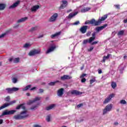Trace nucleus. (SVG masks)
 <instances>
[{"instance_id": "1", "label": "nucleus", "mask_w": 127, "mask_h": 127, "mask_svg": "<svg viewBox=\"0 0 127 127\" xmlns=\"http://www.w3.org/2000/svg\"><path fill=\"white\" fill-rule=\"evenodd\" d=\"M112 109H113V105L112 104H109L107 105L105 109L103 110V115H106L109 113V112H111L112 110Z\"/></svg>"}, {"instance_id": "2", "label": "nucleus", "mask_w": 127, "mask_h": 127, "mask_svg": "<svg viewBox=\"0 0 127 127\" xmlns=\"http://www.w3.org/2000/svg\"><path fill=\"white\" fill-rule=\"evenodd\" d=\"M18 90H19V88L17 87H13L12 88H7L5 89V92L8 93V94H12L13 92H17Z\"/></svg>"}, {"instance_id": "3", "label": "nucleus", "mask_w": 127, "mask_h": 127, "mask_svg": "<svg viewBox=\"0 0 127 127\" xmlns=\"http://www.w3.org/2000/svg\"><path fill=\"white\" fill-rule=\"evenodd\" d=\"M41 52V50L40 49H34L29 53V56H33L34 55H36V54H39V53H40Z\"/></svg>"}, {"instance_id": "4", "label": "nucleus", "mask_w": 127, "mask_h": 127, "mask_svg": "<svg viewBox=\"0 0 127 127\" xmlns=\"http://www.w3.org/2000/svg\"><path fill=\"white\" fill-rule=\"evenodd\" d=\"M16 112L15 110H5L3 112L2 116H8L9 115H13Z\"/></svg>"}, {"instance_id": "5", "label": "nucleus", "mask_w": 127, "mask_h": 127, "mask_svg": "<svg viewBox=\"0 0 127 127\" xmlns=\"http://www.w3.org/2000/svg\"><path fill=\"white\" fill-rule=\"evenodd\" d=\"M90 24L92 25H94V26H97L98 25H100L101 24V22L98 21H96L95 19H92L89 21Z\"/></svg>"}, {"instance_id": "6", "label": "nucleus", "mask_w": 127, "mask_h": 127, "mask_svg": "<svg viewBox=\"0 0 127 127\" xmlns=\"http://www.w3.org/2000/svg\"><path fill=\"white\" fill-rule=\"evenodd\" d=\"M16 102V101L15 100H13L10 101L9 103H5L0 107V110H2V109H4V108H6V107H8V106L10 105H13V104H15Z\"/></svg>"}, {"instance_id": "7", "label": "nucleus", "mask_w": 127, "mask_h": 127, "mask_svg": "<svg viewBox=\"0 0 127 127\" xmlns=\"http://www.w3.org/2000/svg\"><path fill=\"white\" fill-rule=\"evenodd\" d=\"M57 17H58V14L55 13L49 18V21L50 22H55V21H56Z\"/></svg>"}, {"instance_id": "8", "label": "nucleus", "mask_w": 127, "mask_h": 127, "mask_svg": "<svg viewBox=\"0 0 127 127\" xmlns=\"http://www.w3.org/2000/svg\"><path fill=\"white\" fill-rule=\"evenodd\" d=\"M56 49V45L55 44L52 45L50 48L48 49V50L46 52V54H48V53H50L51 52H52L53 51H54Z\"/></svg>"}, {"instance_id": "9", "label": "nucleus", "mask_w": 127, "mask_h": 127, "mask_svg": "<svg viewBox=\"0 0 127 127\" xmlns=\"http://www.w3.org/2000/svg\"><path fill=\"white\" fill-rule=\"evenodd\" d=\"M22 114H20V115H15L13 117V119H14V120H21L24 119L25 117H26V115L22 116Z\"/></svg>"}, {"instance_id": "10", "label": "nucleus", "mask_w": 127, "mask_h": 127, "mask_svg": "<svg viewBox=\"0 0 127 127\" xmlns=\"http://www.w3.org/2000/svg\"><path fill=\"white\" fill-rule=\"evenodd\" d=\"M115 96V95L114 94H111L109 96V97L106 98L105 101L103 102V104L105 105L106 104H108V103H109V102H110L111 101V100H112V98H113V97Z\"/></svg>"}, {"instance_id": "11", "label": "nucleus", "mask_w": 127, "mask_h": 127, "mask_svg": "<svg viewBox=\"0 0 127 127\" xmlns=\"http://www.w3.org/2000/svg\"><path fill=\"white\" fill-rule=\"evenodd\" d=\"M41 99V97H36L33 100H30L27 103L28 105H31V104H33V103H35V102H37V101H40Z\"/></svg>"}, {"instance_id": "12", "label": "nucleus", "mask_w": 127, "mask_h": 127, "mask_svg": "<svg viewBox=\"0 0 127 127\" xmlns=\"http://www.w3.org/2000/svg\"><path fill=\"white\" fill-rule=\"evenodd\" d=\"M39 5H34L31 8V11L32 12H36V11L39 9Z\"/></svg>"}, {"instance_id": "13", "label": "nucleus", "mask_w": 127, "mask_h": 127, "mask_svg": "<svg viewBox=\"0 0 127 127\" xmlns=\"http://www.w3.org/2000/svg\"><path fill=\"white\" fill-rule=\"evenodd\" d=\"M87 29H88V26H83L79 29V31L81 32V33H86L87 32Z\"/></svg>"}, {"instance_id": "14", "label": "nucleus", "mask_w": 127, "mask_h": 127, "mask_svg": "<svg viewBox=\"0 0 127 127\" xmlns=\"http://www.w3.org/2000/svg\"><path fill=\"white\" fill-rule=\"evenodd\" d=\"M19 58H14L12 57L9 59V62H11V61H13L14 63H18V62H19Z\"/></svg>"}, {"instance_id": "15", "label": "nucleus", "mask_w": 127, "mask_h": 127, "mask_svg": "<svg viewBox=\"0 0 127 127\" xmlns=\"http://www.w3.org/2000/svg\"><path fill=\"white\" fill-rule=\"evenodd\" d=\"M92 35V37H91L88 40V43H91L92 41H94V40L96 39V32H93Z\"/></svg>"}, {"instance_id": "16", "label": "nucleus", "mask_w": 127, "mask_h": 127, "mask_svg": "<svg viewBox=\"0 0 127 127\" xmlns=\"http://www.w3.org/2000/svg\"><path fill=\"white\" fill-rule=\"evenodd\" d=\"M70 93L71 95H76V96H80V95H82V92H79L78 90H72Z\"/></svg>"}, {"instance_id": "17", "label": "nucleus", "mask_w": 127, "mask_h": 127, "mask_svg": "<svg viewBox=\"0 0 127 127\" xmlns=\"http://www.w3.org/2000/svg\"><path fill=\"white\" fill-rule=\"evenodd\" d=\"M20 3V1L18 0L16 2L14 3L12 5L9 7V8H15L16 6H18V4Z\"/></svg>"}, {"instance_id": "18", "label": "nucleus", "mask_w": 127, "mask_h": 127, "mask_svg": "<svg viewBox=\"0 0 127 127\" xmlns=\"http://www.w3.org/2000/svg\"><path fill=\"white\" fill-rule=\"evenodd\" d=\"M107 25L105 24L100 27H97L95 28V30H96V31L99 32V31H101V30H103V29H104V28H105V27H107Z\"/></svg>"}, {"instance_id": "19", "label": "nucleus", "mask_w": 127, "mask_h": 127, "mask_svg": "<svg viewBox=\"0 0 127 127\" xmlns=\"http://www.w3.org/2000/svg\"><path fill=\"white\" fill-rule=\"evenodd\" d=\"M64 91V88H61L59 90H58V96L59 97H62V95H63V92Z\"/></svg>"}, {"instance_id": "20", "label": "nucleus", "mask_w": 127, "mask_h": 127, "mask_svg": "<svg viewBox=\"0 0 127 127\" xmlns=\"http://www.w3.org/2000/svg\"><path fill=\"white\" fill-rule=\"evenodd\" d=\"M78 14V12H75L74 13H70L68 16L66 17V18H72L73 16L77 15Z\"/></svg>"}, {"instance_id": "21", "label": "nucleus", "mask_w": 127, "mask_h": 127, "mask_svg": "<svg viewBox=\"0 0 127 127\" xmlns=\"http://www.w3.org/2000/svg\"><path fill=\"white\" fill-rule=\"evenodd\" d=\"M108 17V15H105L104 16L102 17L101 18H99L98 21H99L100 22V24L102 23V21H104L105 19H106Z\"/></svg>"}, {"instance_id": "22", "label": "nucleus", "mask_w": 127, "mask_h": 127, "mask_svg": "<svg viewBox=\"0 0 127 127\" xmlns=\"http://www.w3.org/2000/svg\"><path fill=\"white\" fill-rule=\"evenodd\" d=\"M91 10V8L89 7H86L82 8L81 10V12H87V11H89V10Z\"/></svg>"}, {"instance_id": "23", "label": "nucleus", "mask_w": 127, "mask_h": 127, "mask_svg": "<svg viewBox=\"0 0 127 127\" xmlns=\"http://www.w3.org/2000/svg\"><path fill=\"white\" fill-rule=\"evenodd\" d=\"M125 69V65L124 64H121L119 67V70H120L121 73H123V71Z\"/></svg>"}, {"instance_id": "24", "label": "nucleus", "mask_w": 127, "mask_h": 127, "mask_svg": "<svg viewBox=\"0 0 127 127\" xmlns=\"http://www.w3.org/2000/svg\"><path fill=\"white\" fill-rule=\"evenodd\" d=\"M61 34V32H59L56 33L55 34H53L51 36V38H55V37H57V36H59Z\"/></svg>"}, {"instance_id": "25", "label": "nucleus", "mask_w": 127, "mask_h": 127, "mask_svg": "<svg viewBox=\"0 0 127 127\" xmlns=\"http://www.w3.org/2000/svg\"><path fill=\"white\" fill-rule=\"evenodd\" d=\"M56 105L55 104H52L50 105L49 106L47 107L46 108V110L47 111H49L50 110H52L54 107H55Z\"/></svg>"}, {"instance_id": "26", "label": "nucleus", "mask_w": 127, "mask_h": 127, "mask_svg": "<svg viewBox=\"0 0 127 127\" xmlns=\"http://www.w3.org/2000/svg\"><path fill=\"white\" fill-rule=\"evenodd\" d=\"M111 56H112V55L111 54H108L107 55V56H104L103 58V62H104V63H105V62H106V60H107V59H109V58H110V57H111Z\"/></svg>"}, {"instance_id": "27", "label": "nucleus", "mask_w": 127, "mask_h": 127, "mask_svg": "<svg viewBox=\"0 0 127 127\" xmlns=\"http://www.w3.org/2000/svg\"><path fill=\"white\" fill-rule=\"evenodd\" d=\"M16 110H20V109H22V110H25V107H24V105L23 104H20V105H18L16 107Z\"/></svg>"}, {"instance_id": "28", "label": "nucleus", "mask_w": 127, "mask_h": 127, "mask_svg": "<svg viewBox=\"0 0 127 127\" xmlns=\"http://www.w3.org/2000/svg\"><path fill=\"white\" fill-rule=\"evenodd\" d=\"M38 27L37 26L32 27L30 30H29V32H33V31H36L38 30Z\"/></svg>"}, {"instance_id": "29", "label": "nucleus", "mask_w": 127, "mask_h": 127, "mask_svg": "<svg viewBox=\"0 0 127 127\" xmlns=\"http://www.w3.org/2000/svg\"><path fill=\"white\" fill-rule=\"evenodd\" d=\"M26 20H27V17H25L23 18H22L18 20V22H23L25 21Z\"/></svg>"}, {"instance_id": "30", "label": "nucleus", "mask_w": 127, "mask_h": 127, "mask_svg": "<svg viewBox=\"0 0 127 127\" xmlns=\"http://www.w3.org/2000/svg\"><path fill=\"white\" fill-rule=\"evenodd\" d=\"M4 8H5V4L0 3V10H3Z\"/></svg>"}, {"instance_id": "31", "label": "nucleus", "mask_w": 127, "mask_h": 127, "mask_svg": "<svg viewBox=\"0 0 127 127\" xmlns=\"http://www.w3.org/2000/svg\"><path fill=\"white\" fill-rule=\"evenodd\" d=\"M64 8V0H63L62 1L61 6L59 7V9H60V10H61L63 9Z\"/></svg>"}, {"instance_id": "32", "label": "nucleus", "mask_w": 127, "mask_h": 127, "mask_svg": "<svg viewBox=\"0 0 127 127\" xmlns=\"http://www.w3.org/2000/svg\"><path fill=\"white\" fill-rule=\"evenodd\" d=\"M21 114H23V115H22V116L26 115V116H25L24 118H27V117H28V114H27V111H24V112H21Z\"/></svg>"}, {"instance_id": "33", "label": "nucleus", "mask_w": 127, "mask_h": 127, "mask_svg": "<svg viewBox=\"0 0 127 127\" xmlns=\"http://www.w3.org/2000/svg\"><path fill=\"white\" fill-rule=\"evenodd\" d=\"M95 82H96V77H94L93 78L90 79V84L91 85H92V84H93V83H94Z\"/></svg>"}, {"instance_id": "34", "label": "nucleus", "mask_w": 127, "mask_h": 127, "mask_svg": "<svg viewBox=\"0 0 127 127\" xmlns=\"http://www.w3.org/2000/svg\"><path fill=\"white\" fill-rule=\"evenodd\" d=\"M31 46V45L30 44L26 43L24 45L23 47L24 48H29V47H30Z\"/></svg>"}, {"instance_id": "35", "label": "nucleus", "mask_w": 127, "mask_h": 127, "mask_svg": "<svg viewBox=\"0 0 127 127\" xmlns=\"http://www.w3.org/2000/svg\"><path fill=\"white\" fill-rule=\"evenodd\" d=\"M59 82V80L56 81L55 82H52L49 83V85L50 86H54L56 83H58Z\"/></svg>"}, {"instance_id": "36", "label": "nucleus", "mask_w": 127, "mask_h": 127, "mask_svg": "<svg viewBox=\"0 0 127 127\" xmlns=\"http://www.w3.org/2000/svg\"><path fill=\"white\" fill-rule=\"evenodd\" d=\"M31 87V85H28L23 89V91H27L29 88Z\"/></svg>"}, {"instance_id": "37", "label": "nucleus", "mask_w": 127, "mask_h": 127, "mask_svg": "<svg viewBox=\"0 0 127 127\" xmlns=\"http://www.w3.org/2000/svg\"><path fill=\"white\" fill-rule=\"evenodd\" d=\"M64 79H72V77L70 76V75H64Z\"/></svg>"}, {"instance_id": "38", "label": "nucleus", "mask_w": 127, "mask_h": 127, "mask_svg": "<svg viewBox=\"0 0 127 127\" xmlns=\"http://www.w3.org/2000/svg\"><path fill=\"white\" fill-rule=\"evenodd\" d=\"M124 33H125V31L124 30H121V31H120L118 33V35H124Z\"/></svg>"}, {"instance_id": "39", "label": "nucleus", "mask_w": 127, "mask_h": 127, "mask_svg": "<svg viewBox=\"0 0 127 127\" xmlns=\"http://www.w3.org/2000/svg\"><path fill=\"white\" fill-rule=\"evenodd\" d=\"M111 86L113 88V89H115V88H116V87H117V83L116 82H112L111 84Z\"/></svg>"}, {"instance_id": "40", "label": "nucleus", "mask_w": 127, "mask_h": 127, "mask_svg": "<svg viewBox=\"0 0 127 127\" xmlns=\"http://www.w3.org/2000/svg\"><path fill=\"white\" fill-rule=\"evenodd\" d=\"M120 104H121V105H126L127 104V101L125 100H122L120 101Z\"/></svg>"}, {"instance_id": "41", "label": "nucleus", "mask_w": 127, "mask_h": 127, "mask_svg": "<svg viewBox=\"0 0 127 127\" xmlns=\"http://www.w3.org/2000/svg\"><path fill=\"white\" fill-rule=\"evenodd\" d=\"M51 119V116L50 115H48L46 118V121L47 122H50V120Z\"/></svg>"}, {"instance_id": "42", "label": "nucleus", "mask_w": 127, "mask_h": 127, "mask_svg": "<svg viewBox=\"0 0 127 127\" xmlns=\"http://www.w3.org/2000/svg\"><path fill=\"white\" fill-rule=\"evenodd\" d=\"M72 25H78V24H80V21H77L74 23L71 24Z\"/></svg>"}, {"instance_id": "43", "label": "nucleus", "mask_w": 127, "mask_h": 127, "mask_svg": "<svg viewBox=\"0 0 127 127\" xmlns=\"http://www.w3.org/2000/svg\"><path fill=\"white\" fill-rule=\"evenodd\" d=\"M13 83H14V84H15V83H16V82H17V79L16 78H13L12 79Z\"/></svg>"}, {"instance_id": "44", "label": "nucleus", "mask_w": 127, "mask_h": 127, "mask_svg": "<svg viewBox=\"0 0 127 127\" xmlns=\"http://www.w3.org/2000/svg\"><path fill=\"white\" fill-rule=\"evenodd\" d=\"M68 5V2L66 0L64 1V7H66Z\"/></svg>"}, {"instance_id": "45", "label": "nucleus", "mask_w": 127, "mask_h": 127, "mask_svg": "<svg viewBox=\"0 0 127 127\" xmlns=\"http://www.w3.org/2000/svg\"><path fill=\"white\" fill-rule=\"evenodd\" d=\"M89 42V40L86 39V40H84L83 42V44H87V43Z\"/></svg>"}, {"instance_id": "46", "label": "nucleus", "mask_w": 127, "mask_h": 127, "mask_svg": "<svg viewBox=\"0 0 127 127\" xmlns=\"http://www.w3.org/2000/svg\"><path fill=\"white\" fill-rule=\"evenodd\" d=\"M6 35V33H3L0 35V38H3Z\"/></svg>"}, {"instance_id": "47", "label": "nucleus", "mask_w": 127, "mask_h": 127, "mask_svg": "<svg viewBox=\"0 0 127 127\" xmlns=\"http://www.w3.org/2000/svg\"><path fill=\"white\" fill-rule=\"evenodd\" d=\"M37 107H38L37 105L33 106L31 108V110H36V109H37Z\"/></svg>"}, {"instance_id": "48", "label": "nucleus", "mask_w": 127, "mask_h": 127, "mask_svg": "<svg viewBox=\"0 0 127 127\" xmlns=\"http://www.w3.org/2000/svg\"><path fill=\"white\" fill-rule=\"evenodd\" d=\"M97 43H99V41H96L95 42H93L92 43V45H95L96 44H97Z\"/></svg>"}, {"instance_id": "49", "label": "nucleus", "mask_w": 127, "mask_h": 127, "mask_svg": "<svg viewBox=\"0 0 127 127\" xmlns=\"http://www.w3.org/2000/svg\"><path fill=\"white\" fill-rule=\"evenodd\" d=\"M85 76H87V74L83 73V74H82L80 76V78H84V77H85Z\"/></svg>"}, {"instance_id": "50", "label": "nucleus", "mask_w": 127, "mask_h": 127, "mask_svg": "<svg viewBox=\"0 0 127 127\" xmlns=\"http://www.w3.org/2000/svg\"><path fill=\"white\" fill-rule=\"evenodd\" d=\"M81 79H82L81 80V83H85V82H86V78H83Z\"/></svg>"}, {"instance_id": "51", "label": "nucleus", "mask_w": 127, "mask_h": 127, "mask_svg": "<svg viewBox=\"0 0 127 127\" xmlns=\"http://www.w3.org/2000/svg\"><path fill=\"white\" fill-rule=\"evenodd\" d=\"M91 33H92L90 31L88 32L86 34V36H88V37L90 36Z\"/></svg>"}, {"instance_id": "52", "label": "nucleus", "mask_w": 127, "mask_h": 127, "mask_svg": "<svg viewBox=\"0 0 127 127\" xmlns=\"http://www.w3.org/2000/svg\"><path fill=\"white\" fill-rule=\"evenodd\" d=\"M77 108H81V107H83V104H78L77 106Z\"/></svg>"}, {"instance_id": "53", "label": "nucleus", "mask_w": 127, "mask_h": 127, "mask_svg": "<svg viewBox=\"0 0 127 127\" xmlns=\"http://www.w3.org/2000/svg\"><path fill=\"white\" fill-rule=\"evenodd\" d=\"M9 99H10L9 96H7V97L5 98V101H6L7 102H8V101H9Z\"/></svg>"}, {"instance_id": "54", "label": "nucleus", "mask_w": 127, "mask_h": 127, "mask_svg": "<svg viewBox=\"0 0 127 127\" xmlns=\"http://www.w3.org/2000/svg\"><path fill=\"white\" fill-rule=\"evenodd\" d=\"M93 49H94V47H91L88 50V51H92V50H93Z\"/></svg>"}, {"instance_id": "55", "label": "nucleus", "mask_w": 127, "mask_h": 127, "mask_svg": "<svg viewBox=\"0 0 127 127\" xmlns=\"http://www.w3.org/2000/svg\"><path fill=\"white\" fill-rule=\"evenodd\" d=\"M39 93H43V92H44V90H43V89H40L39 90Z\"/></svg>"}, {"instance_id": "56", "label": "nucleus", "mask_w": 127, "mask_h": 127, "mask_svg": "<svg viewBox=\"0 0 127 127\" xmlns=\"http://www.w3.org/2000/svg\"><path fill=\"white\" fill-rule=\"evenodd\" d=\"M84 24H90V21H86L84 23Z\"/></svg>"}, {"instance_id": "57", "label": "nucleus", "mask_w": 127, "mask_h": 127, "mask_svg": "<svg viewBox=\"0 0 127 127\" xmlns=\"http://www.w3.org/2000/svg\"><path fill=\"white\" fill-rule=\"evenodd\" d=\"M114 6H115L116 8H120V5H115Z\"/></svg>"}, {"instance_id": "58", "label": "nucleus", "mask_w": 127, "mask_h": 127, "mask_svg": "<svg viewBox=\"0 0 127 127\" xmlns=\"http://www.w3.org/2000/svg\"><path fill=\"white\" fill-rule=\"evenodd\" d=\"M98 73L102 74V70L101 69H98Z\"/></svg>"}, {"instance_id": "59", "label": "nucleus", "mask_w": 127, "mask_h": 127, "mask_svg": "<svg viewBox=\"0 0 127 127\" xmlns=\"http://www.w3.org/2000/svg\"><path fill=\"white\" fill-rule=\"evenodd\" d=\"M36 89V87H34L30 89V90H31V91H33V90H35Z\"/></svg>"}, {"instance_id": "60", "label": "nucleus", "mask_w": 127, "mask_h": 127, "mask_svg": "<svg viewBox=\"0 0 127 127\" xmlns=\"http://www.w3.org/2000/svg\"><path fill=\"white\" fill-rule=\"evenodd\" d=\"M114 126H118L119 125V123L115 122L114 123Z\"/></svg>"}, {"instance_id": "61", "label": "nucleus", "mask_w": 127, "mask_h": 127, "mask_svg": "<svg viewBox=\"0 0 127 127\" xmlns=\"http://www.w3.org/2000/svg\"><path fill=\"white\" fill-rule=\"evenodd\" d=\"M124 23H127V18L126 19L124 20Z\"/></svg>"}, {"instance_id": "62", "label": "nucleus", "mask_w": 127, "mask_h": 127, "mask_svg": "<svg viewBox=\"0 0 127 127\" xmlns=\"http://www.w3.org/2000/svg\"><path fill=\"white\" fill-rule=\"evenodd\" d=\"M42 37H43V35H41L39 36V37H38V38H41Z\"/></svg>"}, {"instance_id": "63", "label": "nucleus", "mask_w": 127, "mask_h": 127, "mask_svg": "<svg viewBox=\"0 0 127 127\" xmlns=\"http://www.w3.org/2000/svg\"><path fill=\"white\" fill-rule=\"evenodd\" d=\"M34 127H41V126H40L39 125H35V126H34Z\"/></svg>"}, {"instance_id": "64", "label": "nucleus", "mask_w": 127, "mask_h": 127, "mask_svg": "<svg viewBox=\"0 0 127 127\" xmlns=\"http://www.w3.org/2000/svg\"><path fill=\"white\" fill-rule=\"evenodd\" d=\"M2 122H3V120L0 119V125H1V124H2Z\"/></svg>"}]
</instances>
